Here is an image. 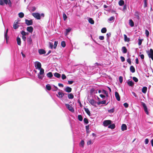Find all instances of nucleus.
Returning <instances> with one entry per match:
<instances>
[{
    "mask_svg": "<svg viewBox=\"0 0 153 153\" xmlns=\"http://www.w3.org/2000/svg\"><path fill=\"white\" fill-rule=\"evenodd\" d=\"M4 4H8L9 7L11 6V3L10 0H0V5H3Z\"/></svg>",
    "mask_w": 153,
    "mask_h": 153,
    "instance_id": "nucleus-1",
    "label": "nucleus"
},
{
    "mask_svg": "<svg viewBox=\"0 0 153 153\" xmlns=\"http://www.w3.org/2000/svg\"><path fill=\"white\" fill-rule=\"evenodd\" d=\"M112 121L110 120H106L104 121L103 124L105 127H107L111 123Z\"/></svg>",
    "mask_w": 153,
    "mask_h": 153,
    "instance_id": "nucleus-2",
    "label": "nucleus"
},
{
    "mask_svg": "<svg viewBox=\"0 0 153 153\" xmlns=\"http://www.w3.org/2000/svg\"><path fill=\"white\" fill-rule=\"evenodd\" d=\"M65 105L67 108L71 111L72 112H74V108L72 107V106L68 104H65Z\"/></svg>",
    "mask_w": 153,
    "mask_h": 153,
    "instance_id": "nucleus-3",
    "label": "nucleus"
},
{
    "mask_svg": "<svg viewBox=\"0 0 153 153\" xmlns=\"http://www.w3.org/2000/svg\"><path fill=\"white\" fill-rule=\"evenodd\" d=\"M89 103L93 106L96 107V104L97 103L96 101L93 99H88Z\"/></svg>",
    "mask_w": 153,
    "mask_h": 153,
    "instance_id": "nucleus-4",
    "label": "nucleus"
},
{
    "mask_svg": "<svg viewBox=\"0 0 153 153\" xmlns=\"http://www.w3.org/2000/svg\"><path fill=\"white\" fill-rule=\"evenodd\" d=\"M142 105L143 106L144 110V111H145V113H146V114L147 115L149 114V112L148 111L147 108V106L146 105V104L145 103L143 102H141Z\"/></svg>",
    "mask_w": 153,
    "mask_h": 153,
    "instance_id": "nucleus-5",
    "label": "nucleus"
},
{
    "mask_svg": "<svg viewBox=\"0 0 153 153\" xmlns=\"http://www.w3.org/2000/svg\"><path fill=\"white\" fill-rule=\"evenodd\" d=\"M20 20H16L15 21L13 25V27L14 29H16L19 27V25H18V22Z\"/></svg>",
    "mask_w": 153,
    "mask_h": 153,
    "instance_id": "nucleus-6",
    "label": "nucleus"
},
{
    "mask_svg": "<svg viewBox=\"0 0 153 153\" xmlns=\"http://www.w3.org/2000/svg\"><path fill=\"white\" fill-rule=\"evenodd\" d=\"M32 15L34 18L37 19H40L41 18V16L38 13H33Z\"/></svg>",
    "mask_w": 153,
    "mask_h": 153,
    "instance_id": "nucleus-7",
    "label": "nucleus"
},
{
    "mask_svg": "<svg viewBox=\"0 0 153 153\" xmlns=\"http://www.w3.org/2000/svg\"><path fill=\"white\" fill-rule=\"evenodd\" d=\"M146 53L149 58L153 56V50L151 48L149 51H147Z\"/></svg>",
    "mask_w": 153,
    "mask_h": 153,
    "instance_id": "nucleus-8",
    "label": "nucleus"
},
{
    "mask_svg": "<svg viewBox=\"0 0 153 153\" xmlns=\"http://www.w3.org/2000/svg\"><path fill=\"white\" fill-rule=\"evenodd\" d=\"M41 66V63L40 62H35V67L36 69H39L42 68Z\"/></svg>",
    "mask_w": 153,
    "mask_h": 153,
    "instance_id": "nucleus-9",
    "label": "nucleus"
},
{
    "mask_svg": "<svg viewBox=\"0 0 153 153\" xmlns=\"http://www.w3.org/2000/svg\"><path fill=\"white\" fill-rule=\"evenodd\" d=\"M25 23L27 25H30L33 24V21L31 19L30 20H28L27 19H25Z\"/></svg>",
    "mask_w": 153,
    "mask_h": 153,
    "instance_id": "nucleus-10",
    "label": "nucleus"
},
{
    "mask_svg": "<svg viewBox=\"0 0 153 153\" xmlns=\"http://www.w3.org/2000/svg\"><path fill=\"white\" fill-rule=\"evenodd\" d=\"M8 29H7L6 30L5 34L4 35V37L5 39L6 42L7 44L8 43V40L9 39V37L7 36V33L8 32Z\"/></svg>",
    "mask_w": 153,
    "mask_h": 153,
    "instance_id": "nucleus-11",
    "label": "nucleus"
},
{
    "mask_svg": "<svg viewBox=\"0 0 153 153\" xmlns=\"http://www.w3.org/2000/svg\"><path fill=\"white\" fill-rule=\"evenodd\" d=\"M115 95L116 99L118 101H120V97L118 93L117 92H115Z\"/></svg>",
    "mask_w": 153,
    "mask_h": 153,
    "instance_id": "nucleus-12",
    "label": "nucleus"
},
{
    "mask_svg": "<svg viewBox=\"0 0 153 153\" xmlns=\"http://www.w3.org/2000/svg\"><path fill=\"white\" fill-rule=\"evenodd\" d=\"M27 30L30 33H32L33 31V28L32 26L28 27L27 28Z\"/></svg>",
    "mask_w": 153,
    "mask_h": 153,
    "instance_id": "nucleus-13",
    "label": "nucleus"
},
{
    "mask_svg": "<svg viewBox=\"0 0 153 153\" xmlns=\"http://www.w3.org/2000/svg\"><path fill=\"white\" fill-rule=\"evenodd\" d=\"M72 90V88L69 87L67 86L65 88V91L68 93H70L71 92Z\"/></svg>",
    "mask_w": 153,
    "mask_h": 153,
    "instance_id": "nucleus-14",
    "label": "nucleus"
},
{
    "mask_svg": "<svg viewBox=\"0 0 153 153\" xmlns=\"http://www.w3.org/2000/svg\"><path fill=\"white\" fill-rule=\"evenodd\" d=\"M106 101L105 100H103L101 101H99L97 102V104L98 105H100V104H105V105H106L108 104V103H106Z\"/></svg>",
    "mask_w": 153,
    "mask_h": 153,
    "instance_id": "nucleus-15",
    "label": "nucleus"
},
{
    "mask_svg": "<svg viewBox=\"0 0 153 153\" xmlns=\"http://www.w3.org/2000/svg\"><path fill=\"white\" fill-rule=\"evenodd\" d=\"M129 24L131 27H133L134 26V23L133 20L131 19H130L129 20Z\"/></svg>",
    "mask_w": 153,
    "mask_h": 153,
    "instance_id": "nucleus-16",
    "label": "nucleus"
},
{
    "mask_svg": "<svg viewBox=\"0 0 153 153\" xmlns=\"http://www.w3.org/2000/svg\"><path fill=\"white\" fill-rule=\"evenodd\" d=\"M39 53L40 54H42L45 53L46 51L43 49H40L38 51Z\"/></svg>",
    "mask_w": 153,
    "mask_h": 153,
    "instance_id": "nucleus-17",
    "label": "nucleus"
},
{
    "mask_svg": "<svg viewBox=\"0 0 153 153\" xmlns=\"http://www.w3.org/2000/svg\"><path fill=\"white\" fill-rule=\"evenodd\" d=\"M127 126L125 124H123L121 126V130L123 131L126 130L127 129Z\"/></svg>",
    "mask_w": 153,
    "mask_h": 153,
    "instance_id": "nucleus-18",
    "label": "nucleus"
},
{
    "mask_svg": "<svg viewBox=\"0 0 153 153\" xmlns=\"http://www.w3.org/2000/svg\"><path fill=\"white\" fill-rule=\"evenodd\" d=\"M139 13L138 11H136L134 13V16L136 17L138 20L140 19V17L139 16Z\"/></svg>",
    "mask_w": 153,
    "mask_h": 153,
    "instance_id": "nucleus-19",
    "label": "nucleus"
},
{
    "mask_svg": "<svg viewBox=\"0 0 153 153\" xmlns=\"http://www.w3.org/2000/svg\"><path fill=\"white\" fill-rule=\"evenodd\" d=\"M27 42L29 45H31L32 43V41L31 37H30L27 39Z\"/></svg>",
    "mask_w": 153,
    "mask_h": 153,
    "instance_id": "nucleus-20",
    "label": "nucleus"
},
{
    "mask_svg": "<svg viewBox=\"0 0 153 153\" xmlns=\"http://www.w3.org/2000/svg\"><path fill=\"white\" fill-rule=\"evenodd\" d=\"M122 51L123 53H126L127 52V49L126 47H123L122 48Z\"/></svg>",
    "mask_w": 153,
    "mask_h": 153,
    "instance_id": "nucleus-21",
    "label": "nucleus"
},
{
    "mask_svg": "<svg viewBox=\"0 0 153 153\" xmlns=\"http://www.w3.org/2000/svg\"><path fill=\"white\" fill-rule=\"evenodd\" d=\"M115 127V125L114 124H110L108 126V128H111V129H114Z\"/></svg>",
    "mask_w": 153,
    "mask_h": 153,
    "instance_id": "nucleus-22",
    "label": "nucleus"
},
{
    "mask_svg": "<svg viewBox=\"0 0 153 153\" xmlns=\"http://www.w3.org/2000/svg\"><path fill=\"white\" fill-rule=\"evenodd\" d=\"M147 89V87L145 86H144L143 88L142 89V91L143 93L145 94L146 92Z\"/></svg>",
    "mask_w": 153,
    "mask_h": 153,
    "instance_id": "nucleus-23",
    "label": "nucleus"
},
{
    "mask_svg": "<svg viewBox=\"0 0 153 153\" xmlns=\"http://www.w3.org/2000/svg\"><path fill=\"white\" fill-rule=\"evenodd\" d=\"M88 20L89 22L91 24L93 25L94 24V21L92 18H89L88 19Z\"/></svg>",
    "mask_w": 153,
    "mask_h": 153,
    "instance_id": "nucleus-24",
    "label": "nucleus"
},
{
    "mask_svg": "<svg viewBox=\"0 0 153 153\" xmlns=\"http://www.w3.org/2000/svg\"><path fill=\"white\" fill-rule=\"evenodd\" d=\"M130 71L132 73H134L135 72V69L134 67L132 65L130 66Z\"/></svg>",
    "mask_w": 153,
    "mask_h": 153,
    "instance_id": "nucleus-25",
    "label": "nucleus"
},
{
    "mask_svg": "<svg viewBox=\"0 0 153 153\" xmlns=\"http://www.w3.org/2000/svg\"><path fill=\"white\" fill-rule=\"evenodd\" d=\"M84 110L88 115L89 116L91 115V113L88 108H85Z\"/></svg>",
    "mask_w": 153,
    "mask_h": 153,
    "instance_id": "nucleus-26",
    "label": "nucleus"
},
{
    "mask_svg": "<svg viewBox=\"0 0 153 153\" xmlns=\"http://www.w3.org/2000/svg\"><path fill=\"white\" fill-rule=\"evenodd\" d=\"M124 36L125 42H128L130 41V39L129 38H128L126 34H124Z\"/></svg>",
    "mask_w": 153,
    "mask_h": 153,
    "instance_id": "nucleus-27",
    "label": "nucleus"
},
{
    "mask_svg": "<svg viewBox=\"0 0 153 153\" xmlns=\"http://www.w3.org/2000/svg\"><path fill=\"white\" fill-rule=\"evenodd\" d=\"M16 40L17 44L19 45H21V41L20 38L19 37H18L17 38Z\"/></svg>",
    "mask_w": 153,
    "mask_h": 153,
    "instance_id": "nucleus-28",
    "label": "nucleus"
},
{
    "mask_svg": "<svg viewBox=\"0 0 153 153\" xmlns=\"http://www.w3.org/2000/svg\"><path fill=\"white\" fill-rule=\"evenodd\" d=\"M128 84L130 86H132L134 85V83L132 81H130L128 82Z\"/></svg>",
    "mask_w": 153,
    "mask_h": 153,
    "instance_id": "nucleus-29",
    "label": "nucleus"
},
{
    "mask_svg": "<svg viewBox=\"0 0 153 153\" xmlns=\"http://www.w3.org/2000/svg\"><path fill=\"white\" fill-rule=\"evenodd\" d=\"M120 6H122L124 4V1L123 0H120L118 2Z\"/></svg>",
    "mask_w": 153,
    "mask_h": 153,
    "instance_id": "nucleus-30",
    "label": "nucleus"
},
{
    "mask_svg": "<svg viewBox=\"0 0 153 153\" xmlns=\"http://www.w3.org/2000/svg\"><path fill=\"white\" fill-rule=\"evenodd\" d=\"M68 97L69 99H73L74 97V96L72 93H70L68 94Z\"/></svg>",
    "mask_w": 153,
    "mask_h": 153,
    "instance_id": "nucleus-31",
    "label": "nucleus"
},
{
    "mask_svg": "<svg viewBox=\"0 0 153 153\" xmlns=\"http://www.w3.org/2000/svg\"><path fill=\"white\" fill-rule=\"evenodd\" d=\"M71 29L70 27L65 29V34L66 35H67L68 33L71 31Z\"/></svg>",
    "mask_w": 153,
    "mask_h": 153,
    "instance_id": "nucleus-32",
    "label": "nucleus"
},
{
    "mask_svg": "<svg viewBox=\"0 0 153 153\" xmlns=\"http://www.w3.org/2000/svg\"><path fill=\"white\" fill-rule=\"evenodd\" d=\"M40 72L39 74L40 75H44V70L42 68H41L40 69Z\"/></svg>",
    "mask_w": 153,
    "mask_h": 153,
    "instance_id": "nucleus-33",
    "label": "nucleus"
},
{
    "mask_svg": "<svg viewBox=\"0 0 153 153\" xmlns=\"http://www.w3.org/2000/svg\"><path fill=\"white\" fill-rule=\"evenodd\" d=\"M18 15L19 17L22 18L24 17V14L22 12H20L19 13Z\"/></svg>",
    "mask_w": 153,
    "mask_h": 153,
    "instance_id": "nucleus-34",
    "label": "nucleus"
},
{
    "mask_svg": "<svg viewBox=\"0 0 153 153\" xmlns=\"http://www.w3.org/2000/svg\"><path fill=\"white\" fill-rule=\"evenodd\" d=\"M46 88L47 90L50 91L51 89V87L49 84H47L46 86Z\"/></svg>",
    "mask_w": 153,
    "mask_h": 153,
    "instance_id": "nucleus-35",
    "label": "nucleus"
},
{
    "mask_svg": "<svg viewBox=\"0 0 153 153\" xmlns=\"http://www.w3.org/2000/svg\"><path fill=\"white\" fill-rule=\"evenodd\" d=\"M107 31L105 27H103L101 30V32L102 33H105Z\"/></svg>",
    "mask_w": 153,
    "mask_h": 153,
    "instance_id": "nucleus-36",
    "label": "nucleus"
},
{
    "mask_svg": "<svg viewBox=\"0 0 153 153\" xmlns=\"http://www.w3.org/2000/svg\"><path fill=\"white\" fill-rule=\"evenodd\" d=\"M83 121L84 122V123L86 124H88L89 122L88 119L86 118H85L84 119Z\"/></svg>",
    "mask_w": 153,
    "mask_h": 153,
    "instance_id": "nucleus-37",
    "label": "nucleus"
},
{
    "mask_svg": "<svg viewBox=\"0 0 153 153\" xmlns=\"http://www.w3.org/2000/svg\"><path fill=\"white\" fill-rule=\"evenodd\" d=\"M47 76L48 77L51 78L53 76V74L51 72H49L47 74Z\"/></svg>",
    "mask_w": 153,
    "mask_h": 153,
    "instance_id": "nucleus-38",
    "label": "nucleus"
},
{
    "mask_svg": "<svg viewBox=\"0 0 153 153\" xmlns=\"http://www.w3.org/2000/svg\"><path fill=\"white\" fill-rule=\"evenodd\" d=\"M78 118L79 121H81L82 120L83 118L81 115H79L78 116Z\"/></svg>",
    "mask_w": 153,
    "mask_h": 153,
    "instance_id": "nucleus-39",
    "label": "nucleus"
},
{
    "mask_svg": "<svg viewBox=\"0 0 153 153\" xmlns=\"http://www.w3.org/2000/svg\"><path fill=\"white\" fill-rule=\"evenodd\" d=\"M144 0L143 7L144 8H145L147 7V0Z\"/></svg>",
    "mask_w": 153,
    "mask_h": 153,
    "instance_id": "nucleus-40",
    "label": "nucleus"
},
{
    "mask_svg": "<svg viewBox=\"0 0 153 153\" xmlns=\"http://www.w3.org/2000/svg\"><path fill=\"white\" fill-rule=\"evenodd\" d=\"M143 40V39H139L138 40V45H140L142 43V41Z\"/></svg>",
    "mask_w": 153,
    "mask_h": 153,
    "instance_id": "nucleus-41",
    "label": "nucleus"
},
{
    "mask_svg": "<svg viewBox=\"0 0 153 153\" xmlns=\"http://www.w3.org/2000/svg\"><path fill=\"white\" fill-rule=\"evenodd\" d=\"M38 76L39 78L41 79H42L43 77H44V75H40L39 74H38Z\"/></svg>",
    "mask_w": 153,
    "mask_h": 153,
    "instance_id": "nucleus-42",
    "label": "nucleus"
},
{
    "mask_svg": "<svg viewBox=\"0 0 153 153\" xmlns=\"http://www.w3.org/2000/svg\"><path fill=\"white\" fill-rule=\"evenodd\" d=\"M61 45L64 48L66 46L65 42L64 41H62L61 43Z\"/></svg>",
    "mask_w": 153,
    "mask_h": 153,
    "instance_id": "nucleus-43",
    "label": "nucleus"
},
{
    "mask_svg": "<svg viewBox=\"0 0 153 153\" xmlns=\"http://www.w3.org/2000/svg\"><path fill=\"white\" fill-rule=\"evenodd\" d=\"M102 93L105 94L106 96L107 97L108 96V92L106 91L105 90H103L102 91Z\"/></svg>",
    "mask_w": 153,
    "mask_h": 153,
    "instance_id": "nucleus-44",
    "label": "nucleus"
},
{
    "mask_svg": "<svg viewBox=\"0 0 153 153\" xmlns=\"http://www.w3.org/2000/svg\"><path fill=\"white\" fill-rule=\"evenodd\" d=\"M114 111V108H113L111 109H109L108 110V112L109 113H113Z\"/></svg>",
    "mask_w": 153,
    "mask_h": 153,
    "instance_id": "nucleus-45",
    "label": "nucleus"
},
{
    "mask_svg": "<svg viewBox=\"0 0 153 153\" xmlns=\"http://www.w3.org/2000/svg\"><path fill=\"white\" fill-rule=\"evenodd\" d=\"M145 33L147 37H148L149 35V32L147 30H145Z\"/></svg>",
    "mask_w": 153,
    "mask_h": 153,
    "instance_id": "nucleus-46",
    "label": "nucleus"
},
{
    "mask_svg": "<svg viewBox=\"0 0 153 153\" xmlns=\"http://www.w3.org/2000/svg\"><path fill=\"white\" fill-rule=\"evenodd\" d=\"M119 80L120 83H121L123 81V77L122 76H119Z\"/></svg>",
    "mask_w": 153,
    "mask_h": 153,
    "instance_id": "nucleus-47",
    "label": "nucleus"
},
{
    "mask_svg": "<svg viewBox=\"0 0 153 153\" xmlns=\"http://www.w3.org/2000/svg\"><path fill=\"white\" fill-rule=\"evenodd\" d=\"M63 17L64 20L65 21L66 20V19H67V18L66 14L64 13L63 14Z\"/></svg>",
    "mask_w": 153,
    "mask_h": 153,
    "instance_id": "nucleus-48",
    "label": "nucleus"
},
{
    "mask_svg": "<svg viewBox=\"0 0 153 153\" xmlns=\"http://www.w3.org/2000/svg\"><path fill=\"white\" fill-rule=\"evenodd\" d=\"M132 79L135 82H137L138 81V79L135 77H133L132 78Z\"/></svg>",
    "mask_w": 153,
    "mask_h": 153,
    "instance_id": "nucleus-49",
    "label": "nucleus"
},
{
    "mask_svg": "<svg viewBox=\"0 0 153 153\" xmlns=\"http://www.w3.org/2000/svg\"><path fill=\"white\" fill-rule=\"evenodd\" d=\"M84 141L83 140H82L80 142L79 145L82 146V147H83L84 145Z\"/></svg>",
    "mask_w": 153,
    "mask_h": 153,
    "instance_id": "nucleus-50",
    "label": "nucleus"
},
{
    "mask_svg": "<svg viewBox=\"0 0 153 153\" xmlns=\"http://www.w3.org/2000/svg\"><path fill=\"white\" fill-rule=\"evenodd\" d=\"M114 16H111L110 17L109 19H108V21H112L114 20Z\"/></svg>",
    "mask_w": 153,
    "mask_h": 153,
    "instance_id": "nucleus-51",
    "label": "nucleus"
},
{
    "mask_svg": "<svg viewBox=\"0 0 153 153\" xmlns=\"http://www.w3.org/2000/svg\"><path fill=\"white\" fill-rule=\"evenodd\" d=\"M21 34L22 35V36H25L26 35V33L24 31H22L21 32Z\"/></svg>",
    "mask_w": 153,
    "mask_h": 153,
    "instance_id": "nucleus-52",
    "label": "nucleus"
},
{
    "mask_svg": "<svg viewBox=\"0 0 153 153\" xmlns=\"http://www.w3.org/2000/svg\"><path fill=\"white\" fill-rule=\"evenodd\" d=\"M123 105L126 108H128V104L127 102L124 103Z\"/></svg>",
    "mask_w": 153,
    "mask_h": 153,
    "instance_id": "nucleus-53",
    "label": "nucleus"
},
{
    "mask_svg": "<svg viewBox=\"0 0 153 153\" xmlns=\"http://www.w3.org/2000/svg\"><path fill=\"white\" fill-rule=\"evenodd\" d=\"M66 78V76L64 74H62V79H65Z\"/></svg>",
    "mask_w": 153,
    "mask_h": 153,
    "instance_id": "nucleus-54",
    "label": "nucleus"
},
{
    "mask_svg": "<svg viewBox=\"0 0 153 153\" xmlns=\"http://www.w3.org/2000/svg\"><path fill=\"white\" fill-rule=\"evenodd\" d=\"M144 142L146 144H147L149 142V140L148 139L146 138L145 139Z\"/></svg>",
    "mask_w": 153,
    "mask_h": 153,
    "instance_id": "nucleus-55",
    "label": "nucleus"
},
{
    "mask_svg": "<svg viewBox=\"0 0 153 153\" xmlns=\"http://www.w3.org/2000/svg\"><path fill=\"white\" fill-rule=\"evenodd\" d=\"M49 46H50V47L51 48V49H52L53 48V43L51 42H49Z\"/></svg>",
    "mask_w": 153,
    "mask_h": 153,
    "instance_id": "nucleus-56",
    "label": "nucleus"
},
{
    "mask_svg": "<svg viewBox=\"0 0 153 153\" xmlns=\"http://www.w3.org/2000/svg\"><path fill=\"white\" fill-rule=\"evenodd\" d=\"M127 62L129 63V64L130 65L131 64V59L130 58H128L127 60Z\"/></svg>",
    "mask_w": 153,
    "mask_h": 153,
    "instance_id": "nucleus-57",
    "label": "nucleus"
},
{
    "mask_svg": "<svg viewBox=\"0 0 153 153\" xmlns=\"http://www.w3.org/2000/svg\"><path fill=\"white\" fill-rule=\"evenodd\" d=\"M57 44V42L55 41L54 42V45L53 46V48H56Z\"/></svg>",
    "mask_w": 153,
    "mask_h": 153,
    "instance_id": "nucleus-58",
    "label": "nucleus"
},
{
    "mask_svg": "<svg viewBox=\"0 0 153 153\" xmlns=\"http://www.w3.org/2000/svg\"><path fill=\"white\" fill-rule=\"evenodd\" d=\"M120 58L121 61L122 62H123L125 61V59L124 58V57H123V56H121L120 57Z\"/></svg>",
    "mask_w": 153,
    "mask_h": 153,
    "instance_id": "nucleus-59",
    "label": "nucleus"
},
{
    "mask_svg": "<svg viewBox=\"0 0 153 153\" xmlns=\"http://www.w3.org/2000/svg\"><path fill=\"white\" fill-rule=\"evenodd\" d=\"M99 38L100 40H103L104 39V37L103 36H100Z\"/></svg>",
    "mask_w": 153,
    "mask_h": 153,
    "instance_id": "nucleus-60",
    "label": "nucleus"
},
{
    "mask_svg": "<svg viewBox=\"0 0 153 153\" xmlns=\"http://www.w3.org/2000/svg\"><path fill=\"white\" fill-rule=\"evenodd\" d=\"M58 94L60 97L61 96V97H62L64 96V94L60 92H59L58 93Z\"/></svg>",
    "mask_w": 153,
    "mask_h": 153,
    "instance_id": "nucleus-61",
    "label": "nucleus"
},
{
    "mask_svg": "<svg viewBox=\"0 0 153 153\" xmlns=\"http://www.w3.org/2000/svg\"><path fill=\"white\" fill-rule=\"evenodd\" d=\"M140 58L142 59H144V55L143 54H140Z\"/></svg>",
    "mask_w": 153,
    "mask_h": 153,
    "instance_id": "nucleus-62",
    "label": "nucleus"
},
{
    "mask_svg": "<svg viewBox=\"0 0 153 153\" xmlns=\"http://www.w3.org/2000/svg\"><path fill=\"white\" fill-rule=\"evenodd\" d=\"M74 82L73 81H68V83L69 85L72 84Z\"/></svg>",
    "mask_w": 153,
    "mask_h": 153,
    "instance_id": "nucleus-63",
    "label": "nucleus"
},
{
    "mask_svg": "<svg viewBox=\"0 0 153 153\" xmlns=\"http://www.w3.org/2000/svg\"><path fill=\"white\" fill-rule=\"evenodd\" d=\"M91 144V140H89L87 142V144L88 145H90Z\"/></svg>",
    "mask_w": 153,
    "mask_h": 153,
    "instance_id": "nucleus-64",
    "label": "nucleus"
}]
</instances>
